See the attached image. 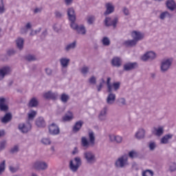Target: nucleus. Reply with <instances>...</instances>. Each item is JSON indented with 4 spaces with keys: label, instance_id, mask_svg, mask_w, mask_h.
Segmentation results:
<instances>
[{
    "label": "nucleus",
    "instance_id": "61",
    "mask_svg": "<svg viewBox=\"0 0 176 176\" xmlns=\"http://www.w3.org/2000/svg\"><path fill=\"white\" fill-rule=\"evenodd\" d=\"M64 2L66 6H70V5H72L74 0H64Z\"/></svg>",
    "mask_w": 176,
    "mask_h": 176
},
{
    "label": "nucleus",
    "instance_id": "48",
    "mask_svg": "<svg viewBox=\"0 0 176 176\" xmlns=\"http://www.w3.org/2000/svg\"><path fill=\"white\" fill-rule=\"evenodd\" d=\"M107 91H112V85H111V77L107 78Z\"/></svg>",
    "mask_w": 176,
    "mask_h": 176
},
{
    "label": "nucleus",
    "instance_id": "8",
    "mask_svg": "<svg viewBox=\"0 0 176 176\" xmlns=\"http://www.w3.org/2000/svg\"><path fill=\"white\" fill-rule=\"evenodd\" d=\"M70 61H71V59L66 57H62L59 59L63 74H67V70H65V69L68 68V65H69Z\"/></svg>",
    "mask_w": 176,
    "mask_h": 176
},
{
    "label": "nucleus",
    "instance_id": "55",
    "mask_svg": "<svg viewBox=\"0 0 176 176\" xmlns=\"http://www.w3.org/2000/svg\"><path fill=\"white\" fill-rule=\"evenodd\" d=\"M119 105H126V99L124 98H120L118 99Z\"/></svg>",
    "mask_w": 176,
    "mask_h": 176
},
{
    "label": "nucleus",
    "instance_id": "41",
    "mask_svg": "<svg viewBox=\"0 0 176 176\" xmlns=\"http://www.w3.org/2000/svg\"><path fill=\"white\" fill-rule=\"evenodd\" d=\"M5 12H6V8H5L3 0H0V14H3Z\"/></svg>",
    "mask_w": 176,
    "mask_h": 176
},
{
    "label": "nucleus",
    "instance_id": "13",
    "mask_svg": "<svg viewBox=\"0 0 176 176\" xmlns=\"http://www.w3.org/2000/svg\"><path fill=\"white\" fill-rule=\"evenodd\" d=\"M155 58H156V53L152 51L146 52L142 56V61H153Z\"/></svg>",
    "mask_w": 176,
    "mask_h": 176
},
{
    "label": "nucleus",
    "instance_id": "42",
    "mask_svg": "<svg viewBox=\"0 0 176 176\" xmlns=\"http://www.w3.org/2000/svg\"><path fill=\"white\" fill-rule=\"evenodd\" d=\"M154 173L152 170L146 169L144 170L142 173V176H153Z\"/></svg>",
    "mask_w": 176,
    "mask_h": 176
},
{
    "label": "nucleus",
    "instance_id": "6",
    "mask_svg": "<svg viewBox=\"0 0 176 176\" xmlns=\"http://www.w3.org/2000/svg\"><path fill=\"white\" fill-rule=\"evenodd\" d=\"M74 162H75L76 164H74V160H70L69 169L73 173H76V171H78V170H79V167H80V166H82V160H80V157H76L74 158Z\"/></svg>",
    "mask_w": 176,
    "mask_h": 176
},
{
    "label": "nucleus",
    "instance_id": "54",
    "mask_svg": "<svg viewBox=\"0 0 176 176\" xmlns=\"http://www.w3.org/2000/svg\"><path fill=\"white\" fill-rule=\"evenodd\" d=\"M89 82L91 85H96V83H97V78H96V76H92L89 78Z\"/></svg>",
    "mask_w": 176,
    "mask_h": 176
},
{
    "label": "nucleus",
    "instance_id": "58",
    "mask_svg": "<svg viewBox=\"0 0 176 176\" xmlns=\"http://www.w3.org/2000/svg\"><path fill=\"white\" fill-rule=\"evenodd\" d=\"M170 171L173 172L176 171V164L173 162L170 165Z\"/></svg>",
    "mask_w": 176,
    "mask_h": 176
},
{
    "label": "nucleus",
    "instance_id": "36",
    "mask_svg": "<svg viewBox=\"0 0 176 176\" xmlns=\"http://www.w3.org/2000/svg\"><path fill=\"white\" fill-rule=\"evenodd\" d=\"M101 42L103 46L108 47L111 45V40L107 36L103 37Z\"/></svg>",
    "mask_w": 176,
    "mask_h": 176
},
{
    "label": "nucleus",
    "instance_id": "31",
    "mask_svg": "<svg viewBox=\"0 0 176 176\" xmlns=\"http://www.w3.org/2000/svg\"><path fill=\"white\" fill-rule=\"evenodd\" d=\"M74 119V113L71 111H68L67 113L63 118L64 122H71Z\"/></svg>",
    "mask_w": 176,
    "mask_h": 176
},
{
    "label": "nucleus",
    "instance_id": "14",
    "mask_svg": "<svg viewBox=\"0 0 176 176\" xmlns=\"http://www.w3.org/2000/svg\"><path fill=\"white\" fill-rule=\"evenodd\" d=\"M152 134L156 137H162L164 134V127L163 126H154L151 130Z\"/></svg>",
    "mask_w": 176,
    "mask_h": 176
},
{
    "label": "nucleus",
    "instance_id": "57",
    "mask_svg": "<svg viewBox=\"0 0 176 176\" xmlns=\"http://www.w3.org/2000/svg\"><path fill=\"white\" fill-rule=\"evenodd\" d=\"M9 170L11 173H12L13 174H14V173H17V171H19V168L16 167H14V166H9Z\"/></svg>",
    "mask_w": 176,
    "mask_h": 176
},
{
    "label": "nucleus",
    "instance_id": "25",
    "mask_svg": "<svg viewBox=\"0 0 176 176\" xmlns=\"http://www.w3.org/2000/svg\"><path fill=\"white\" fill-rule=\"evenodd\" d=\"M173 137H174V135L171 133L166 134L161 138L160 143L163 144H168L170 140H173Z\"/></svg>",
    "mask_w": 176,
    "mask_h": 176
},
{
    "label": "nucleus",
    "instance_id": "23",
    "mask_svg": "<svg viewBox=\"0 0 176 176\" xmlns=\"http://www.w3.org/2000/svg\"><path fill=\"white\" fill-rule=\"evenodd\" d=\"M83 121L82 120H79V121H77L73 128H72V131L74 133H78L79 131H80V129H82V126H83Z\"/></svg>",
    "mask_w": 176,
    "mask_h": 176
},
{
    "label": "nucleus",
    "instance_id": "33",
    "mask_svg": "<svg viewBox=\"0 0 176 176\" xmlns=\"http://www.w3.org/2000/svg\"><path fill=\"white\" fill-rule=\"evenodd\" d=\"M137 43H138L134 39L125 41L124 42V45L126 46V47H134V46L137 45Z\"/></svg>",
    "mask_w": 176,
    "mask_h": 176
},
{
    "label": "nucleus",
    "instance_id": "16",
    "mask_svg": "<svg viewBox=\"0 0 176 176\" xmlns=\"http://www.w3.org/2000/svg\"><path fill=\"white\" fill-rule=\"evenodd\" d=\"M109 94L106 99V102L108 105H113L115 101H116V95L112 91H108Z\"/></svg>",
    "mask_w": 176,
    "mask_h": 176
},
{
    "label": "nucleus",
    "instance_id": "26",
    "mask_svg": "<svg viewBox=\"0 0 176 176\" xmlns=\"http://www.w3.org/2000/svg\"><path fill=\"white\" fill-rule=\"evenodd\" d=\"M166 8L171 12H174L176 8V3L174 0H167L166 2Z\"/></svg>",
    "mask_w": 176,
    "mask_h": 176
},
{
    "label": "nucleus",
    "instance_id": "18",
    "mask_svg": "<svg viewBox=\"0 0 176 176\" xmlns=\"http://www.w3.org/2000/svg\"><path fill=\"white\" fill-rule=\"evenodd\" d=\"M43 97L46 100H57L58 94H57V92H52V91H49L43 94Z\"/></svg>",
    "mask_w": 176,
    "mask_h": 176
},
{
    "label": "nucleus",
    "instance_id": "63",
    "mask_svg": "<svg viewBox=\"0 0 176 176\" xmlns=\"http://www.w3.org/2000/svg\"><path fill=\"white\" fill-rule=\"evenodd\" d=\"M123 13L125 14V16H129V14H130V12H129V9H127V8H124Z\"/></svg>",
    "mask_w": 176,
    "mask_h": 176
},
{
    "label": "nucleus",
    "instance_id": "2",
    "mask_svg": "<svg viewBox=\"0 0 176 176\" xmlns=\"http://www.w3.org/2000/svg\"><path fill=\"white\" fill-rule=\"evenodd\" d=\"M89 140L86 137L81 138V145L84 148H89V146H94L96 145V133L92 130L88 131Z\"/></svg>",
    "mask_w": 176,
    "mask_h": 176
},
{
    "label": "nucleus",
    "instance_id": "46",
    "mask_svg": "<svg viewBox=\"0 0 176 176\" xmlns=\"http://www.w3.org/2000/svg\"><path fill=\"white\" fill-rule=\"evenodd\" d=\"M112 87H113L114 91H118V90H119V89H120V82H113L112 85Z\"/></svg>",
    "mask_w": 176,
    "mask_h": 176
},
{
    "label": "nucleus",
    "instance_id": "4",
    "mask_svg": "<svg viewBox=\"0 0 176 176\" xmlns=\"http://www.w3.org/2000/svg\"><path fill=\"white\" fill-rule=\"evenodd\" d=\"M129 164V155L124 154L116 160L114 166L116 168H126Z\"/></svg>",
    "mask_w": 176,
    "mask_h": 176
},
{
    "label": "nucleus",
    "instance_id": "50",
    "mask_svg": "<svg viewBox=\"0 0 176 176\" xmlns=\"http://www.w3.org/2000/svg\"><path fill=\"white\" fill-rule=\"evenodd\" d=\"M89 67L84 66L81 69V74H82V75H87V74H89Z\"/></svg>",
    "mask_w": 176,
    "mask_h": 176
},
{
    "label": "nucleus",
    "instance_id": "7",
    "mask_svg": "<svg viewBox=\"0 0 176 176\" xmlns=\"http://www.w3.org/2000/svg\"><path fill=\"white\" fill-rule=\"evenodd\" d=\"M84 158L88 164H94V163L97 162L96 155L91 151H86L84 153Z\"/></svg>",
    "mask_w": 176,
    "mask_h": 176
},
{
    "label": "nucleus",
    "instance_id": "35",
    "mask_svg": "<svg viewBox=\"0 0 176 176\" xmlns=\"http://www.w3.org/2000/svg\"><path fill=\"white\" fill-rule=\"evenodd\" d=\"M60 100L61 102H63V104H67L68 101H69V96L66 94H62L60 95Z\"/></svg>",
    "mask_w": 176,
    "mask_h": 176
},
{
    "label": "nucleus",
    "instance_id": "3",
    "mask_svg": "<svg viewBox=\"0 0 176 176\" xmlns=\"http://www.w3.org/2000/svg\"><path fill=\"white\" fill-rule=\"evenodd\" d=\"M173 61L174 59H173V58H165L162 60L160 65V69L162 74H166L168 71L171 69Z\"/></svg>",
    "mask_w": 176,
    "mask_h": 176
},
{
    "label": "nucleus",
    "instance_id": "30",
    "mask_svg": "<svg viewBox=\"0 0 176 176\" xmlns=\"http://www.w3.org/2000/svg\"><path fill=\"white\" fill-rule=\"evenodd\" d=\"M16 47L19 50H23L24 47V38L19 37L16 40Z\"/></svg>",
    "mask_w": 176,
    "mask_h": 176
},
{
    "label": "nucleus",
    "instance_id": "53",
    "mask_svg": "<svg viewBox=\"0 0 176 176\" xmlns=\"http://www.w3.org/2000/svg\"><path fill=\"white\" fill-rule=\"evenodd\" d=\"M6 140L0 142V151H3L6 148Z\"/></svg>",
    "mask_w": 176,
    "mask_h": 176
},
{
    "label": "nucleus",
    "instance_id": "40",
    "mask_svg": "<svg viewBox=\"0 0 176 176\" xmlns=\"http://www.w3.org/2000/svg\"><path fill=\"white\" fill-rule=\"evenodd\" d=\"M70 23V27L71 28H72V30H74V31H76V30H78L79 25H78V23H76V19H73V20H70L69 21Z\"/></svg>",
    "mask_w": 176,
    "mask_h": 176
},
{
    "label": "nucleus",
    "instance_id": "60",
    "mask_svg": "<svg viewBox=\"0 0 176 176\" xmlns=\"http://www.w3.org/2000/svg\"><path fill=\"white\" fill-rule=\"evenodd\" d=\"M7 54L9 56H14V54H16V51L14 50H9L7 52Z\"/></svg>",
    "mask_w": 176,
    "mask_h": 176
},
{
    "label": "nucleus",
    "instance_id": "28",
    "mask_svg": "<svg viewBox=\"0 0 176 176\" xmlns=\"http://www.w3.org/2000/svg\"><path fill=\"white\" fill-rule=\"evenodd\" d=\"M35 123L37 127H45V126H46V122H45L43 117L37 118L36 119Z\"/></svg>",
    "mask_w": 176,
    "mask_h": 176
},
{
    "label": "nucleus",
    "instance_id": "38",
    "mask_svg": "<svg viewBox=\"0 0 176 176\" xmlns=\"http://www.w3.org/2000/svg\"><path fill=\"white\" fill-rule=\"evenodd\" d=\"M128 156L131 159H135V157H138L139 154L135 150H132L129 153Z\"/></svg>",
    "mask_w": 176,
    "mask_h": 176
},
{
    "label": "nucleus",
    "instance_id": "62",
    "mask_svg": "<svg viewBox=\"0 0 176 176\" xmlns=\"http://www.w3.org/2000/svg\"><path fill=\"white\" fill-rule=\"evenodd\" d=\"M53 30L55 31V32H60V28L57 26L56 24L54 25Z\"/></svg>",
    "mask_w": 176,
    "mask_h": 176
},
{
    "label": "nucleus",
    "instance_id": "32",
    "mask_svg": "<svg viewBox=\"0 0 176 176\" xmlns=\"http://www.w3.org/2000/svg\"><path fill=\"white\" fill-rule=\"evenodd\" d=\"M135 137L138 140H142L144 137H145V129H140L138 131V132L135 133Z\"/></svg>",
    "mask_w": 176,
    "mask_h": 176
},
{
    "label": "nucleus",
    "instance_id": "1",
    "mask_svg": "<svg viewBox=\"0 0 176 176\" xmlns=\"http://www.w3.org/2000/svg\"><path fill=\"white\" fill-rule=\"evenodd\" d=\"M106 10L104 12V16H106L104 23L106 27H113L115 30L118 27V23H119V18L118 16H115L113 19L107 16H109V14H112L113 12H115V6L111 2H108L105 4Z\"/></svg>",
    "mask_w": 176,
    "mask_h": 176
},
{
    "label": "nucleus",
    "instance_id": "9",
    "mask_svg": "<svg viewBox=\"0 0 176 176\" xmlns=\"http://www.w3.org/2000/svg\"><path fill=\"white\" fill-rule=\"evenodd\" d=\"M31 123L28 122L27 124L21 123L18 126V129L21 133H23V134H25L30 131L32 129Z\"/></svg>",
    "mask_w": 176,
    "mask_h": 176
},
{
    "label": "nucleus",
    "instance_id": "22",
    "mask_svg": "<svg viewBox=\"0 0 176 176\" xmlns=\"http://www.w3.org/2000/svg\"><path fill=\"white\" fill-rule=\"evenodd\" d=\"M111 65L119 68L122 66V58L118 56H115L111 60Z\"/></svg>",
    "mask_w": 176,
    "mask_h": 176
},
{
    "label": "nucleus",
    "instance_id": "17",
    "mask_svg": "<svg viewBox=\"0 0 176 176\" xmlns=\"http://www.w3.org/2000/svg\"><path fill=\"white\" fill-rule=\"evenodd\" d=\"M131 36L138 43L139 41H142V39L145 36V34H144V33H142L141 32L133 31L131 33Z\"/></svg>",
    "mask_w": 176,
    "mask_h": 176
},
{
    "label": "nucleus",
    "instance_id": "21",
    "mask_svg": "<svg viewBox=\"0 0 176 176\" xmlns=\"http://www.w3.org/2000/svg\"><path fill=\"white\" fill-rule=\"evenodd\" d=\"M67 13L69 21L76 20V13H75L74 8H67Z\"/></svg>",
    "mask_w": 176,
    "mask_h": 176
},
{
    "label": "nucleus",
    "instance_id": "20",
    "mask_svg": "<svg viewBox=\"0 0 176 176\" xmlns=\"http://www.w3.org/2000/svg\"><path fill=\"white\" fill-rule=\"evenodd\" d=\"M9 111V106L6 104V99L5 98H0V111L8 112Z\"/></svg>",
    "mask_w": 176,
    "mask_h": 176
},
{
    "label": "nucleus",
    "instance_id": "52",
    "mask_svg": "<svg viewBox=\"0 0 176 176\" xmlns=\"http://www.w3.org/2000/svg\"><path fill=\"white\" fill-rule=\"evenodd\" d=\"M42 31V28H39L38 29L36 30H32L30 35V36H34V35H36L37 34H39Z\"/></svg>",
    "mask_w": 176,
    "mask_h": 176
},
{
    "label": "nucleus",
    "instance_id": "51",
    "mask_svg": "<svg viewBox=\"0 0 176 176\" xmlns=\"http://www.w3.org/2000/svg\"><path fill=\"white\" fill-rule=\"evenodd\" d=\"M148 147L150 151H155V149L156 148V142H150L148 144Z\"/></svg>",
    "mask_w": 176,
    "mask_h": 176
},
{
    "label": "nucleus",
    "instance_id": "19",
    "mask_svg": "<svg viewBox=\"0 0 176 176\" xmlns=\"http://www.w3.org/2000/svg\"><path fill=\"white\" fill-rule=\"evenodd\" d=\"M12 119H13V116L12 115V113L8 112L1 118V122L3 124H8V123H10V122H12Z\"/></svg>",
    "mask_w": 176,
    "mask_h": 176
},
{
    "label": "nucleus",
    "instance_id": "49",
    "mask_svg": "<svg viewBox=\"0 0 176 176\" xmlns=\"http://www.w3.org/2000/svg\"><path fill=\"white\" fill-rule=\"evenodd\" d=\"M42 144L43 145H50L52 144V141H50V139L45 138L41 140Z\"/></svg>",
    "mask_w": 176,
    "mask_h": 176
},
{
    "label": "nucleus",
    "instance_id": "56",
    "mask_svg": "<svg viewBox=\"0 0 176 176\" xmlns=\"http://www.w3.org/2000/svg\"><path fill=\"white\" fill-rule=\"evenodd\" d=\"M26 60L28 61H35V60H36V58L34 55H28L26 56Z\"/></svg>",
    "mask_w": 176,
    "mask_h": 176
},
{
    "label": "nucleus",
    "instance_id": "15",
    "mask_svg": "<svg viewBox=\"0 0 176 176\" xmlns=\"http://www.w3.org/2000/svg\"><path fill=\"white\" fill-rule=\"evenodd\" d=\"M135 68H138V63L135 62L127 63H125L123 66V69L126 72L133 71V69H135Z\"/></svg>",
    "mask_w": 176,
    "mask_h": 176
},
{
    "label": "nucleus",
    "instance_id": "11",
    "mask_svg": "<svg viewBox=\"0 0 176 176\" xmlns=\"http://www.w3.org/2000/svg\"><path fill=\"white\" fill-rule=\"evenodd\" d=\"M12 72V68L9 66H4L0 69V80H3L6 75H9Z\"/></svg>",
    "mask_w": 176,
    "mask_h": 176
},
{
    "label": "nucleus",
    "instance_id": "39",
    "mask_svg": "<svg viewBox=\"0 0 176 176\" xmlns=\"http://www.w3.org/2000/svg\"><path fill=\"white\" fill-rule=\"evenodd\" d=\"M94 21H96V16L94 15H90L87 18V22L89 25H91L94 24Z\"/></svg>",
    "mask_w": 176,
    "mask_h": 176
},
{
    "label": "nucleus",
    "instance_id": "44",
    "mask_svg": "<svg viewBox=\"0 0 176 176\" xmlns=\"http://www.w3.org/2000/svg\"><path fill=\"white\" fill-rule=\"evenodd\" d=\"M35 116H36V111L32 110L30 113H28L29 120H34V119L35 118Z\"/></svg>",
    "mask_w": 176,
    "mask_h": 176
},
{
    "label": "nucleus",
    "instance_id": "12",
    "mask_svg": "<svg viewBox=\"0 0 176 176\" xmlns=\"http://www.w3.org/2000/svg\"><path fill=\"white\" fill-rule=\"evenodd\" d=\"M49 133L51 135H58L60 134V127L55 123H52L49 126Z\"/></svg>",
    "mask_w": 176,
    "mask_h": 176
},
{
    "label": "nucleus",
    "instance_id": "10",
    "mask_svg": "<svg viewBox=\"0 0 176 176\" xmlns=\"http://www.w3.org/2000/svg\"><path fill=\"white\" fill-rule=\"evenodd\" d=\"M108 115V106H104L99 112L98 118L100 122H105Z\"/></svg>",
    "mask_w": 176,
    "mask_h": 176
},
{
    "label": "nucleus",
    "instance_id": "64",
    "mask_svg": "<svg viewBox=\"0 0 176 176\" xmlns=\"http://www.w3.org/2000/svg\"><path fill=\"white\" fill-rule=\"evenodd\" d=\"M98 91H101V89H102V82H100L99 85L96 86Z\"/></svg>",
    "mask_w": 176,
    "mask_h": 176
},
{
    "label": "nucleus",
    "instance_id": "59",
    "mask_svg": "<svg viewBox=\"0 0 176 176\" xmlns=\"http://www.w3.org/2000/svg\"><path fill=\"white\" fill-rule=\"evenodd\" d=\"M45 73L48 76H52V74H53V71L50 68H46Z\"/></svg>",
    "mask_w": 176,
    "mask_h": 176
},
{
    "label": "nucleus",
    "instance_id": "24",
    "mask_svg": "<svg viewBox=\"0 0 176 176\" xmlns=\"http://www.w3.org/2000/svg\"><path fill=\"white\" fill-rule=\"evenodd\" d=\"M109 137L111 142H116V144H122V141H123V138H122V136L109 135Z\"/></svg>",
    "mask_w": 176,
    "mask_h": 176
},
{
    "label": "nucleus",
    "instance_id": "43",
    "mask_svg": "<svg viewBox=\"0 0 176 176\" xmlns=\"http://www.w3.org/2000/svg\"><path fill=\"white\" fill-rule=\"evenodd\" d=\"M19 151H20V147L19 146V145H14L13 147L10 148V152L12 155H14V153H17Z\"/></svg>",
    "mask_w": 176,
    "mask_h": 176
},
{
    "label": "nucleus",
    "instance_id": "47",
    "mask_svg": "<svg viewBox=\"0 0 176 176\" xmlns=\"http://www.w3.org/2000/svg\"><path fill=\"white\" fill-rule=\"evenodd\" d=\"M54 14L56 19H63V17H64V14L59 10L55 11Z\"/></svg>",
    "mask_w": 176,
    "mask_h": 176
},
{
    "label": "nucleus",
    "instance_id": "29",
    "mask_svg": "<svg viewBox=\"0 0 176 176\" xmlns=\"http://www.w3.org/2000/svg\"><path fill=\"white\" fill-rule=\"evenodd\" d=\"M38 104H39V102L38 101V99L36 98H32L29 101L28 107L29 108H35L38 107Z\"/></svg>",
    "mask_w": 176,
    "mask_h": 176
},
{
    "label": "nucleus",
    "instance_id": "45",
    "mask_svg": "<svg viewBox=\"0 0 176 176\" xmlns=\"http://www.w3.org/2000/svg\"><path fill=\"white\" fill-rule=\"evenodd\" d=\"M168 16H170V12L168 11H164L160 14V20H164Z\"/></svg>",
    "mask_w": 176,
    "mask_h": 176
},
{
    "label": "nucleus",
    "instance_id": "27",
    "mask_svg": "<svg viewBox=\"0 0 176 176\" xmlns=\"http://www.w3.org/2000/svg\"><path fill=\"white\" fill-rule=\"evenodd\" d=\"M76 45H78V42H76V41H74L72 43L67 44L65 47V51L68 52H71V50H74V49H76Z\"/></svg>",
    "mask_w": 176,
    "mask_h": 176
},
{
    "label": "nucleus",
    "instance_id": "37",
    "mask_svg": "<svg viewBox=\"0 0 176 176\" xmlns=\"http://www.w3.org/2000/svg\"><path fill=\"white\" fill-rule=\"evenodd\" d=\"M5 170H6V160H3L0 163V175L5 173Z\"/></svg>",
    "mask_w": 176,
    "mask_h": 176
},
{
    "label": "nucleus",
    "instance_id": "34",
    "mask_svg": "<svg viewBox=\"0 0 176 176\" xmlns=\"http://www.w3.org/2000/svg\"><path fill=\"white\" fill-rule=\"evenodd\" d=\"M80 35H86V27L84 25H80L76 30Z\"/></svg>",
    "mask_w": 176,
    "mask_h": 176
},
{
    "label": "nucleus",
    "instance_id": "5",
    "mask_svg": "<svg viewBox=\"0 0 176 176\" xmlns=\"http://www.w3.org/2000/svg\"><path fill=\"white\" fill-rule=\"evenodd\" d=\"M49 167V165L44 161H36L32 164V168L36 171H46Z\"/></svg>",
    "mask_w": 176,
    "mask_h": 176
}]
</instances>
